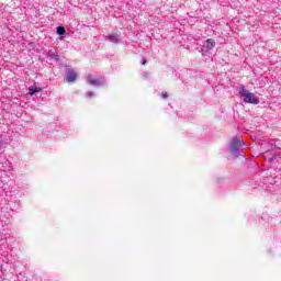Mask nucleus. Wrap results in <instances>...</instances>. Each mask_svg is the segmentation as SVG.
Returning a JSON list of instances; mask_svg holds the SVG:
<instances>
[{"label":"nucleus","instance_id":"ddd939ff","mask_svg":"<svg viewBox=\"0 0 281 281\" xmlns=\"http://www.w3.org/2000/svg\"><path fill=\"white\" fill-rule=\"evenodd\" d=\"M146 63H148L146 59H143L142 65H146Z\"/></svg>","mask_w":281,"mask_h":281},{"label":"nucleus","instance_id":"39448f33","mask_svg":"<svg viewBox=\"0 0 281 281\" xmlns=\"http://www.w3.org/2000/svg\"><path fill=\"white\" fill-rule=\"evenodd\" d=\"M78 78V74H76V70L74 69H68L66 72V81L67 82H76Z\"/></svg>","mask_w":281,"mask_h":281},{"label":"nucleus","instance_id":"7ed1b4c3","mask_svg":"<svg viewBox=\"0 0 281 281\" xmlns=\"http://www.w3.org/2000/svg\"><path fill=\"white\" fill-rule=\"evenodd\" d=\"M87 82L91 87H103V85H105L104 78H102V77L95 78L92 75H88Z\"/></svg>","mask_w":281,"mask_h":281},{"label":"nucleus","instance_id":"f257e3e1","mask_svg":"<svg viewBox=\"0 0 281 281\" xmlns=\"http://www.w3.org/2000/svg\"><path fill=\"white\" fill-rule=\"evenodd\" d=\"M243 146H245V142L241 137H234L231 139L229 144V153L233 157H240L243 156Z\"/></svg>","mask_w":281,"mask_h":281},{"label":"nucleus","instance_id":"9b49d317","mask_svg":"<svg viewBox=\"0 0 281 281\" xmlns=\"http://www.w3.org/2000/svg\"><path fill=\"white\" fill-rule=\"evenodd\" d=\"M87 97H88V98H93V92H88V93H87Z\"/></svg>","mask_w":281,"mask_h":281},{"label":"nucleus","instance_id":"20e7f679","mask_svg":"<svg viewBox=\"0 0 281 281\" xmlns=\"http://www.w3.org/2000/svg\"><path fill=\"white\" fill-rule=\"evenodd\" d=\"M46 58L50 63H58V49H56V47H50L48 50H46Z\"/></svg>","mask_w":281,"mask_h":281},{"label":"nucleus","instance_id":"f03ea898","mask_svg":"<svg viewBox=\"0 0 281 281\" xmlns=\"http://www.w3.org/2000/svg\"><path fill=\"white\" fill-rule=\"evenodd\" d=\"M239 95L244 98L245 104H260V99H258L254 92L247 91L245 87L239 88Z\"/></svg>","mask_w":281,"mask_h":281},{"label":"nucleus","instance_id":"f8f14e48","mask_svg":"<svg viewBox=\"0 0 281 281\" xmlns=\"http://www.w3.org/2000/svg\"><path fill=\"white\" fill-rule=\"evenodd\" d=\"M274 159H276V156H272L269 158V161H274Z\"/></svg>","mask_w":281,"mask_h":281},{"label":"nucleus","instance_id":"423d86ee","mask_svg":"<svg viewBox=\"0 0 281 281\" xmlns=\"http://www.w3.org/2000/svg\"><path fill=\"white\" fill-rule=\"evenodd\" d=\"M214 47H216V42H214V40L212 38L206 40L203 45V49H205L206 52H211V49H214Z\"/></svg>","mask_w":281,"mask_h":281},{"label":"nucleus","instance_id":"6e6552de","mask_svg":"<svg viewBox=\"0 0 281 281\" xmlns=\"http://www.w3.org/2000/svg\"><path fill=\"white\" fill-rule=\"evenodd\" d=\"M40 91H42L40 87L31 86L29 88V95H34V93H40Z\"/></svg>","mask_w":281,"mask_h":281},{"label":"nucleus","instance_id":"1a4fd4ad","mask_svg":"<svg viewBox=\"0 0 281 281\" xmlns=\"http://www.w3.org/2000/svg\"><path fill=\"white\" fill-rule=\"evenodd\" d=\"M66 32H67V30H65V27H63V26L57 27V34H59V36H63V34H65Z\"/></svg>","mask_w":281,"mask_h":281},{"label":"nucleus","instance_id":"0eeeda50","mask_svg":"<svg viewBox=\"0 0 281 281\" xmlns=\"http://www.w3.org/2000/svg\"><path fill=\"white\" fill-rule=\"evenodd\" d=\"M106 38L110 41V43H113L114 45H117V43H120V34L117 33L109 34Z\"/></svg>","mask_w":281,"mask_h":281},{"label":"nucleus","instance_id":"9d476101","mask_svg":"<svg viewBox=\"0 0 281 281\" xmlns=\"http://www.w3.org/2000/svg\"><path fill=\"white\" fill-rule=\"evenodd\" d=\"M162 98L166 100V98H168V92H162Z\"/></svg>","mask_w":281,"mask_h":281}]
</instances>
